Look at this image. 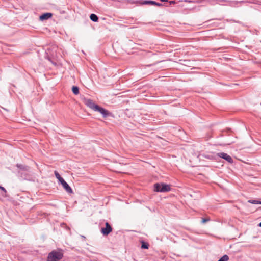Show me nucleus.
Listing matches in <instances>:
<instances>
[{
    "mask_svg": "<svg viewBox=\"0 0 261 261\" xmlns=\"http://www.w3.org/2000/svg\"><path fill=\"white\" fill-rule=\"evenodd\" d=\"M218 155L219 157H221V158L224 159V160H225L226 161H227V162H228L230 163H232L233 162V160H232V158L230 155L227 154V153H225L224 152H221V153H219L218 154Z\"/></svg>",
    "mask_w": 261,
    "mask_h": 261,
    "instance_id": "39448f33",
    "label": "nucleus"
},
{
    "mask_svg": "<svg viewBox=\"0 0 261 261\" xmlns=\"http://www.w3.org/2000/svg\"><path fill=\"white\" fill-rule=\"evenodd\" d=\"M258 226L261 227V222L258 224Z\"/></svg>",
    "mask_w": 261,
    "mask_h": 261,
    "instance_id": "f3484780",
    "label": "nucleus"
},
{
    "mask_svg": "<svg viewBox=\"0 0 261 261\" xmlns=\"http://www.w3.org/2000/svg\"><path fill=\"white\" fill-rule=\"evenodd\" d=\"M0 189L3 190L5 192V193H6V190L4 187L0 186Z\"/></svg>",
    "mask_w": 261,
    "mask_h": 261,
    "instance_id": "4468645a",
    "label": "nucleus"
},
{
    "mask_svg": "<svg viewBox=\"0 0 261 261\" xmlns=\"http://www.w3.org/2000/svg\"><path fill=\"white\" fill-rule=\"evenodd\" d=\"M248 202L254 204H261V201L258 200H250L248 201Z\"/></svg>",
    "mask_w": 261,
    "mask_h": 261,
    "instance_id": "f8f14e48",
    "label": "nucleus"
},
{
    "mask_svg": "<svg viewBox=\"0 0 261 261\" xmlns=\"http://www.w3.org/2000/svg\"><path fill=\"white\" fill-rule=\"evenodd\" d=\"M141 4L142 5H147V4L153 5H155V6H157L159 7L162 6V4L156 3L153 1H143Z\"/></svg>",
    "mask_w": 261,
    "mask_h": 261,
    "instance_id": "6e6552de",
    "label": "nucleus"
},
{
    "mask_svg": "<svg viewBox=\"0 0 261 261\" xmlns=\"http://www.w3.org/2000/svg\"><path fill=\"white\" fill-rule=\"evenodd\" d=\"M90 19L94 21L97 22L98 21V17L94 14H92L90 16Z\"/></svg>",
    "mask_w": 261,
    "mask_h": 261,
    "instance_id": "1a4fd4ad",
    "label": "nucleus"
},
{
    "mask_svg": "<svg viewBox=\"0 0 261 261\" xmlns=\"http://www.w3.org/2000/svg\"><path fill=\"white\" fill-rule=\"evenodd\" d=\"M72 92L74 94L77 95L79 94V88L76 86H73L72 88Z\"/></svg>",
    "mask_w": 261,
    "mask_h": 261,
    "instance_id": "9d476101",
    "label": "nucleus"
},
{
    "mask_svg": "<svg viewBox=\"0 0 261 261\" xmlns=\"http://www.w3.org/2000/svg\"><path fill=\"white\" fill-rule=\"evenodd\" d=\"M161 1H162V2H165V1H167V0H161Z\"/></svg>",
    "mask_w": 261,
    "mask_h": 261,
    "instance_id": "6ab92c4d",
    "label": "nucleus"
},
{
    "mask_svg": "<svg viewBox=\"0 0 261 261\" xmlns=\"http://www.w3.org/2000/svg\"><path fill=\"white\" fill-rule=\"evenodd\" d=\"M52 14L50 13H46L44 14H43L42 15H40L39 17V19L41 21H43L45 20H47L51 18L52 17Z\"/></svg>",
    "mask_w": 261,
    "mask_h": 261,
    "instance_id": "0eeeda50",
    "label": "nucleus"
},
{
    "mask_svg": "<svg viewBox=\"0 0 261 261\" xmlns=\"http://www.w3.org/2000/svg\"><path fill=\"white\" fill-rule=\"evenodd\" d=\"M154 191L158 192H166L170 191L169 185L164 183H156L154 185Z\"/></svg>",
    "mask_w": 261,
    "mask_h": 261,
    "instance_id": "20e7f679",
    "label": "nucleus"
},
{
    "mask_svg": "<svg viewBox=\"0 0 261 261\" xmlns=\"http://www.w3.org/2000/svg\"><path fill=\"white\" fill-rule=\"evenodd\" d=\"M56 177L58 180L59 182L62 185L64 189L69 193H72L73 191L69 185L64 180V179L61 176L59 173L55 171L54 172Z\"/></svg>",
    "mask_w": 261,
    "mask_h": 261,
    "instance_id": "f03ea898",
    "label": "nucleus"
},
{
    "mask_svg": "<svg viewBox=\"0 0 261 261\" xmlns=\"http://www.w3.org/2000/svg\"><path fill=\"white\" fill-rule=\"evenodd\" d=\"M63 253L60 250H54L50 252L48 256V261H58L62 258Z\"/></svg>",
    "mask_w": 261,
    "mask_h": 261,
    "instance_id": "7ed1b4c3",
    "label": "nucleus"
},
{
    "mask_svg": "<svg viewBox=\"0 0 261 261\" xmlns=\"http://www.w3.org/2000/svg\"><path fill=\"white\" fill-rule=\"evenodd\" d=\"M141 247L143 249H148V245L146 244L145 243L142 244Z\"/></svg>",
    "mask_w": 261,
    "mask_h": 261,
    "instance_id": "ddd939ff",
    "label": "nucleus"
},
{
    "mask_svg": "<svg viewBox=\"0 0 261 261\" xmlns=\"http://www.w3.org/2000/svg\"><path fill=\"white\" fill-rule=\"evenodd\" d=\"M101 231L103 235H108L112 231V228L108 223H106V227L102 228Z\"/></svg>",
    "mask_w": 261,
    "mask_h": 261,
    "instance_id": "423d86ee",
    "label": "nucleus"
},
{
    "mask_svg": "<svg viewBox=\"0 0 261 261\" xmlns=\"http://www.w3.org/2000/svg\"><path fill=\"white\" fill-rule=\"evenodd\" d=\"M84 103L90 109L95 112L100 113L104 118H106L111 115V113L106 109L100 107L98 105L95 103L92 100L90 99H84Z\"/></svg>",
    "mask_w": 261,
    "mask_h": 261,
    "instance_id": "f257e3e1",
    "label": "nucleus"
},
{
    "mask_svg": "<svg viewBox=\"0 0 261 261\" xmlns=\"http://www.w3.org/2000/svg\"><path fill=\"white\" fill-rule=\"evenodd\" d=\"M170 4H175V1H170Z\"/></svg>",
    "mask_w": 261,
    "mask_h": 261,
    "instance_id": "2eb2a0df",
    "label": "nucleus"
},
{
    "mask_svg": "<svg viewBox=\"0 0 261 261\" xmlns=\"http://www.w3.org/2000/svg\"><path fill=\"white\" fill-rule=\"evenodd\" d=\"M228 260H229L228 256L227 255H224L218 261H228Z\"/></svg>",
    "mask_w": 261,
    "mask_h": 261,
    "instance_id": "9b49d317",
    "label": "nucleus"
},
{
    "mask_svg": "<svg viewBox=\"0 0 261 261\" xmlns=\"http://www.w3.org/2000/svg\"><path fill=\"white\" fill-rule=\"evenodd\" d=\"M206 221V220H205V219H203V220H202V222H205Z\"/></svg>",
    "mask_w": 261,
    "mask_h": 261,
    "instance_id": "dca6fc26",
    "label": "nucleus"
},
{
    "mask_svg": "<svg viewBox=\"0 0 261 261\" xmlns=\"http://www.w3.org/2000/svg\"><path fill=\"white\" fill-rule=\"evenodd\" d=\"M161 1H162V2H165V1H167V0H161Z\"/></svg>",
    "mask_w": 261,
    "mask_h": 261,
    "instance_id": "a211bd4d",
    "label": "nucleus"
}]
</instances>
